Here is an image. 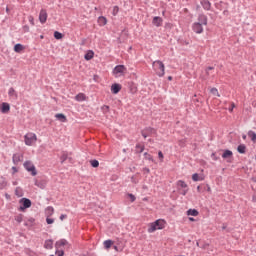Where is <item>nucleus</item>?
<instances>
[{"label":"nucleus","instance_id":"nucleus-7","mask_svg":"<svg viewBox=\"0 0 256 256\" xmlns=\"http://www.w3.org/2000/svg\"><path fill=\"white\" fill-rule=\"evenodd\" d=\"M155 133H156L155 128H151V127H146L141 131V135L142 137H144V139L151 137V135H155Z\"/></svg>","mask_w":256,"mask_h":256},{"label":"nucleus","instance_id":"nucleus-11","mask_svg":"<svg viewBox=\"0 0 256 256\" xmlns=\"http://www.w3.org/2000/svg\"><path fill=\"white\" fill-rule=\"evenodd\" d=\"M12 161H13L14 165H19V163H21V161H23V155L19 154V153L13 154Z\"/></svg>","mask_w":256,"mask_h":256},{"label":"nucleus","instance_id":"nucleus-46","mask_svg":"<svg viewBox=\"0 0 256 256\" xmlns=\"http://www.w3.org/2000/svg\"><path fill=\"white\" fill-rule=\"evenodd\" d=\"M102 111L103 113H109V106L107 105L102 106Z\"/></svg>","mask_w":256,"mask_h":256},{"label":"nucleus","instance_id":"nucleus-4","mask_svg":"<svg viewBox=\"0 0 256 256\" xmlns=\"http://www.w3.org/2000/svg\"><path fill=\"white\" fill-rule=\"evenodd\" d=\"M112 73L115 77H123L127 73V67L125 65H117L114 67Z\"/></svg>","mask_w":256,"mask_h":256},{"label":"nucleus","instance_id":"nucleus-16","mask_svg":"<svg viewBox=\"0 0 256 256\" xmlns=\"http://www.w3.org/2000/svg\"><path fill=\"white\" fill-rule=\"evenodd\" d=\"M111 91L114 95H117V93H119V91H121V84H112L111 86Z\"/></svg>","mask_w":256,"mask_h":256},{"label":"nucleus","instance_id":"nucleus-39","mask_svg":"<svg viewBox=\"0 0 256 256\" xmlns=\"http://www.w3.org/2000/svg\"><path fill=\"white\" fill-rule=\"evenodd\" d=\"M144 157H145V159H147L148 161H152V163H153L154 160H153V156L151 154L145 152Z\"/></svg>","mask_w":256,"mask_h":256},{"label":"nucleus","instance_id":"nucleus-62","mask_svg":"<svg viewBox=\"0 0 256 256\" xmlns=\"http://www.w3.org/2000/svg\"><path fill=\"white\" fill-rule=\"evenodd\" d=\"M80 256H93V254L87 253V254H82V255H80Z\"/></svg>","mask_w":256,"mask_h":256},{"label":"nucleus","instance_id":"nucleus-50","mask_svg":"<svg viewBox=\"0 0 256 256\" xmlns=\"http://www.w3.org/2000/svg\"><path fill=\"white\" fill-rule=\"evenodd\" d=\"M131 93H137V87L136 86H130Z\"/></svg>","mask_w":256,"mask_h":256},{"label":"nucleus","instance_id":"nucleus-36","mask_svg":"<svg viewBox=\"0 0 256 256\" xmlns=\"http://www.w3.org/2000/svg\"><path fill=\"white\" fill-rule=\"evenodd\" d=\"M54 38L57 40L63 39V33L59 32V31H55Z\"/></svg>","mask_w":256,"mask_h":256},{"label":"nucleus","instance_id":"nucleus-55","mask_svg":"<svg viewBox=\"0 0 256 256\" xmlns=\"http://www.w3.org/2000/svg\"><path fill=\"white\" fill-rule=\"evenodd\" d=\"M205 189L208 191V193H210V191H211V186L206 185V186H204V190H205Z\"/></svg>","mask_w":256,"mask_h":256},{"label":"nucleus","instance_id":"nucleus-17","mask_svg":"<svg viewBox=\"0 0 256 256\" xmlns=\"http://www.w3.org/2000/svg\"><path fill=\"white\" fill-rule=\"evenodd\" d=\"M237 151L240 155H245L247 153V146L245 144H240L237 147Z\"/></svg>","mask_w":256,"mask_h":256},{"label":"nucleus","instance_id":"nucleus-15","mask_svg":"<svg viewBox=\"0 0 256 256\" xmlns=\"http://www.w3.org/2000/svg\"><path fill=\"white\" fill-rule=\"evenodd\" d=\"M233 158V151L226 149L222 154V159H232Z\"/></svg>","mask_w":256,"mask_h":256},{"label":"nucleus","instance_id":"nucleus-10","mask_svg":"<svg viewBox=\"0 0 256 256\" xmlns=\"http://www.w3.org/2000/svg\"><path fill=\"white\" fill-rule=\"evenodd\" d=\"M39 21H40V23H42V25H43L44 23H47V10L42 9V10L40 11V14H39Z\"/></svg>","mask_w":256,"mask_h":256},{"label":"nucleus","instance_id":"nucleus-56","mask_svg":"<svg viewBox=\"0 0 256 256\" xmlns=\"http://www.w3.org/2000/svg\"><path fill=\"white\" fill-rule=\"evenodd\" d=\"M197 191L198 193H201V191H203V187L201 185L197 186Z\"/></svg>","mask_w":256,"mask_h":256},{"label":"nucleus","instance_id":"nucleus-3","mask_svg":"<svg viewBox=\"0 0 256 256\" xmlns=\"http://www.w3.org/2000/svg\"><path fill=\"white\" fill-rule=\"evenodd\" d=\"M37 141V134L29 132L24 136V143L28 147H31Z\"/></svg>","mask_w":256,"mask_h":256},{"label":"nucleus","instance_id":"nucleus-24","mask_svg":"<svg viewBox=\"0 0 256 256\" xmlns=\"http://www.w3.org/2000/svg\"><path fill=\"white\" fill-rule=\"evenodd\" d=\"M69 159V154L66 151L62 152V155L60 157V163L63 164Z\"/></svg>","mask_w":256,"mask_h":256},{"label":"nucleus","instance_id":"nucleus-63","mask_svg":"<svg viewBox=\"0 0 256 256\" xmlns=\"http://www.w3.org/2000/svg\"><path fill=\"white\" fill-rule=\"evenodd\" d=\"M225 229H227V225L223 224L222 230L225 231Z\"/></svg>","mask_w":256,"mask_h":256},{"label":"nucleus","instance_id":"nucleus-47","mask_svg":"<svg viewBox=\"0 0 256 256\" xmlns=\"http://www.w3.org/2000/svg\"><path fill=\"white\" fill-rule=\"evenodd\" d=\"M28 21L31 25H35V19L33 18V16H29Z\"/></svg>","mask_w":256,"mask_h":256},{"label":"nucleus","instance_id":"nucleus-51","mask_svg":"<svg viewBox=\"0 0 256 256\" xmlns=\"http://www.w3.org/2000/svg\"><path fill=\"white\" fill-rule=\"evenodd\" d=\"M213 69H215L213 66H208V67L206 68V73H207V75H209V71H213Z\"/></svg>","mask_w":256,"mask_h":256},{"label":"nucleus","instance_id":"nucleus-37","mask_svg":"<svg viewBox=\"0 0 256 256\" xmlns=\"http://www.w3.org/2000/svg\"><path fill=\"white\" fill-rule=\"evenodd\" d=\"M192 180L193 181H203V178L199 177L198 173H195L192 175Z\"/></svg>","mask_w":256,"mask_h":256},{"label":"nucleus","instance_id":"nucleus-41","mask_svg":"<svg viewBox=\"0 0 256 256\" xmlns=\"http://www.w3.org/2000/svg\"><path fill=\"white\" fill-rule=\"evenodd\" d=\"M15 221H17V223H22L23 222V214H19L15 217Z\"/></svg>","mask_w":256,"mask_h":256},{"label":"nucleus","instance_id":"nucleus-64","mask_svg":"<svg viewBox=\"0 0 256 256\" xmlns=\"http://www.w3.org/2000/svg\"><path fill=\"white\" fill-rule=\"evenodd\" d=\"M252 200H253L254 203H256V195H254V196L252 197Z\"/></svg>","mask_w":256,"mask_h":256},{"label":"nucleus","instance_id":"nucleus-54","mask_svg":"<svg viewBox=\"0 0 256 256\" xmlns=\"http://www.w3.org/2000/svg\"><path fill=\"white\" fill-rule=\"evenodd\" d=\"M64 219H67V214L60 215V221H63Z\"/></svg>","mask_w":256,"mask_h":256},{"label":"nucleus","instance_id":"nucleus-20","mask_svg":"<svg viewBox=\"0 0 256 256\" xmlns=\"http://www.w3.org/2000/svg\"><path fill=\"white\" fill-rule=\"evenodd\" d=\"M8 95L9 97H11L12 99H17L19 96L17 95V92L15 91V88L11 87L8 90Z\"/></svg>","mask_w":256,"mask_h":256},{"label":"nucleus","instance_id":"nucleus-58","mask_svg":"<svg viewBox=\"0 0 256 256\" xmlns=\"http://www.w3.org/2000/svg\"><path fill=\"white\" fill-rule=\"evenodd\" d=\"M143 171L146 172V173H151V170L147 167L143 168Z\"/></svg>","mask_w":256,"mask_h":256},{"label":"nucleus","instance_id":"nucleus-6","mask_svg":"<svg viewBox=\"0 0 256 256\" xmlns=\"http://www.w3.org/2000/svg\"><path fill=\"white\" fill-rule=\"evenodd\" d=\"M19 203L21 205L19 207V211H25V209H29V207H31V200L29 198H21Z\"/></svg>","mask_w":256,"mask_h":256},{"label":"nucleus","instance_id":"nucleus-12","mask_svg":"<svg viewBox=\"0 0 256 256\" xmlns=\"http://www.w3.org/2000/svg\"><path fill=\"white\" fill-rule=\"evenodd\" d=\"M198 23L200 25H207V23H208L207 15H205L203 13L198 14Z\"/></svg>","mask_w":256,"mask_h":256},{"label":"nucleus","instance_id":"nucleus-42","mask_svg":"<svg viewBox=\"0 0 256 256\" xmlns=\"http://www.w3.org/2000/svg\"><path fill=\"white\" fill-rule=\"evenodd\" d=\"M119 13V6H114L112 10V15L116 17V15Z\"/></svg>","mask_w":256,"mask_h":256},{"label":"nucleus","instance_id":"nucleus-28","mask_svg":"<svg viewBox=\"0 0 256 256\" xmlns=\"http://www.w3.org/2000/svg\"><path fill=\"white\" fill-rule=\"evenodd\" d=\"M7 187V181L5 180V177L0 176V189H5Z\"/></svg>","mask_w":256,"mask_h":256},{"label":"nucleus","instance_id":"nucleus-59","mask_svg":"<svg viewBox=\"0 0 256 256\" xmlns=\"http://www.w3.org/2000/svg\"><path fill=\"white\" fill-rule=\"evenodd\" d=\"M12 171H13V173H17V171H18V170H17V167L13 166V167H12Z\"/></svg>","mask_w":256,"mask_h":256},{"label":"nucleus","instance_id":"nucleus-8","mask_svg":"<svg viewBox=\"0 0 256 256\" xmlns=\"http://www.w3.org/2000/svg\"><path fill=\"white\" fill-rule=\"evenodd\" d=\"M192 31H194V33H197L198 35H201V33H203V24H200V22L193 23Z\"/></svg>","mask_w":256,"mask_h":256},{"label":"nucleus","instance_id":"nucleus-32","mask_svg":"<svg viewBox=\"0 0 256 256\" xmlns=\"http://www.w3.org/2000/svg\"><path fill=\"white\" fill-rule=\"evenodd\" d=\"M53 213H55V209L53 208V206H48L46 208V214L48 215V217H51V215H53Z\"/></svg>","mask_w":256,"mask_h":256},{"label":"nucleus","instance_id":"nucleus-61","mask_svg":"<svg viewBox=\"0 0 256 256\" xmlns=\"http://www.w3.org/2000/svg\"><path fill=\"white\" fill-rule=\"evenodd\" d=\"M131 182H132V183H137V181L135 180V177H134V176L131 177Z\"/></svg>","mask_w":256,"mask_h":256},{"label":"nucleus","instance_id":"nucleus-57","mask_svg":"<svg viewBox=\"0 0 256 256\" xmlns=\"http://www.w3.org/2000/svg\"><path fill=\"white\" fill-rule=\"evenodd\" d=\"M114 247V249H115V251H123V248H119L118 246H113Z\"/></svg>","mask_w":256,"mask_h":256},{"label":"nucleus","instance_id":"nucleus-60","mask_svg":"<svg viewBox=\"0 0 256 256\" xmlns=\"http://www.w3.org/2000/svg\"><path fill=\"white\" fill-rule=\"evenodd\" d=\"M233 109H235V104H234V103H232V107H231V108H229V111H230V112H232V111H233Z\"/></svg>","mask_w":256,"mask_h":256},{"label":"nucleus","instance_id":"nucleus-43","mask_svg":"<svg viewBox=\"0 0 256 256\" xmlns=\"http://www.w3.org/2000/svg\"><path fill=\"white\" fill-rule=\"evenodd\" d=\"M46 223L47 225H53L55 223V219L49 218V216L46 218Z\"/></svg>","mask_w":256,"mask_h":256},{"label":"nucleus","instance_id":"nucleus-26","mask_svg":"<svg viewBox=\"0 0 256 256\" xmlns=\"http://www.w3.org/2000/svg\"><path fill=\"white\" fill-rule=\"evenodd\" d=\"M187 215L191 217H197V215H199V211H197V209H189L187 211Z\"/></svg>","mask_w":256,"mask_h":256},{"label":"nucleus","instance_id":"nucleus-48","mask_svg":"<svg viewBox=\"0 0 256 256\" xmlns=\"http://www.w3.org/2000/svg\"><path fill=\"white\" fill-rule=\"evenodd\" d=\"M128 197L131 200V203H134L135 199H137L133 194H128Z\"/></svg>","mask_w":256,"mask_h":256},{"label":"nucleus","instance_id":"nucleus-49","mask_svg":"<svg viewBox=\"0 0 256 256\" xmlns=\"http://www.w3.org/2000/svg\"><path fill=\"white\" fill-rule=\"evenodd\" d=\"M185 143H186L185 139H182V140H179L178 145H179L180 147H185Z\"/></svg>","mask_w":256,"mask_h":256},{"label":"nucleus","instance_id":"nucleus-29","mask_svg":"<svg viewBox=\"0 0 256 256\" xmlns=\"http://www.w3.org/2000/svg\"><path fill=\"white\" fill-rule=\"evenodd\" d=\"M76 101H85V99H87V97L85 96L84 93H79L75 96Z\"/></svg>","mask_w":256,"mask_h":256},{"label":"nucleus","instance_id":"nucleus-23","mask_svg":"<svg viewBox=\"0 0 256 256\" xmlns=\"http://www.w3.org/2000/svg\"><path fill=\"white\" fill-rule=\"evenodd\" d=\"M14 51L15 53H21V51H25V46H23V44L18 43L14 46Z\"/></svg>","mask_w":256,"mask_h":256},{"label":"nucleus","instance_id":"nucleus-34","mask_svg":"<svg viewBox=\"0 0 256 256\" xmlns=\"http://www.w3.org/2000/svg\"><path fill=\"white\" fill-rule=\"evenodd\" d=\"M112 245H113V240H106V241H104V247L106 249H111Z\"/></svg>","mask_w":256,"mask_h":256},{"label":"nucleus","instance_id":"nucleus-38","mask_svg":"<svg viewBox=\"0 0 256 256\" xmlns=\"http://www.w3.org/2000/svg\"><path fill=\"white\" fill-rule=\"evenodd\" d=\"M15 195L16 197H23V192L21 191V188L17 187L15 189Z\"/></svg>","mask_w":256,"mask_h":256},{"label":"nucleus","instance_id":"nucleus-21","mask_svg":"<svg viewBox=\"0 0 256 256\" xmlns=\"http://www.w3.org/2000/svg\"><path fill=\"white\" fill-rule=\"evenodd\" d=\"M69 242L66 239H61L56 242V249H59L60 247H65V245H68Z\"/></svg>","mask_w":256,"mask_h":256},{"label":"nucleus","instance_id":"nucleus-25","mask_svg":"<svg viewBox=\"0 0 256 256\" xmlns=\"http://www.w3.org/2000/svg\"><path fill=\"white\" fill-rule=\"evenodd\" d=\"M45 249H53V240L48 239L44 242Z\"/></svg>","mask_w":256,"mask_h":256},{"label":"nucleus","instance_id":"nucleus-40","mask_svg":"<svg viewBox=\"0 0 256 256\" xmlns=\"http://www.w3.org/2000/svg\"><path fill=\"white\" fill-rule=\"evenodd\" d=\"M210 93H212V95H216V97H220L219 90H217V88H211Z\"/></svg>","mask_w":256,"mask_h":256},{"label":"nucleus","instance_id":"nucleus-22","mask_svg":"<svg viewBox=\"0 0 256 256\" xmlns=\"http://www.w3.org/2000/svg\"><path fill=\"white\" fill-rule=\"evenodd\" d=\"M143 151H145V145L143 144H136L135 146V153L139 154V153H143Z\"/></svg>","mask_w":256,"mask_h":256},{"label":"nucleus","instance_id":"nucleus-2","mask_svg":"<svg viewBox=\"0 0 256 256\" xmlns=\"http://www.w3.org/2000/svg\"><path fill=\"white\" fill-rule=\"evenodd\" d=\"M153 65L156 75H158V77H163L165 75V64H163L161 60H156L154 61Z\"/></svg>","mask_w":256,"mask_h":256},{"label":"nucleus","instance_id":"nucleus-1","mask_svg":"<svg viewBox=\"0 0 256 256\" xmlns=\"http://www.w3.org/2000/svg\"><path fill=\"white\" fill-rule=\"evenodd\" d=\"M165 228V220L158 219L155 222L151 223L148 228V233H155L159 229Z\"/></svg>","mask_w":256,"mask_h":256},{"label":"nucleus","instance_id":"nucleus-5","mask_svg":"<svg viewBox=\"0 0 256 256\" xmlns=\"http://www.w3.org/2000/svg\"><path fill=\"white\" fill-rule=\"evenodd\" d=\"M24 168L28 173H31L32 177H35L37 175V169L35 168V165L32 161H26L24 162Z\"/></svg>","mask_w":256,"mask_h":256},{"label":"nucleus","instance_id":"nucleus-18","mask_svg":"<svg viewBox=\"0 0 256 256\" xmlns=\"http://www.w3.org/2000/svg\"><path fill=\"white\" fill-rule=\"evenodd\" d=\"M56 119L60 121L61 123H67V116L63 113H58L55 115Z\"/></svg>","mask_w":256,"mask_h":256},{"label":"nucleus","instance_id":"nucleus-35","mask_svg":"<svg viewBox=\"0 0 256 256\" xmlns=\"http://www.w3.org/2000/svg\"><path fill=\"white\" fill-rule=\"evenodd\" d=\"M90 165L91 167H93L94 169H97V167H99V161L94 159V160H90Z\"/></svg>","mask_w":256,"mask_h":256},{"label":"nucleus","instance_id":"nucleus-14","mask_svg":"<svg viewBox=\"0 0 256 256\" xmlns=\"http://www.w3.org/2000/svg\"><path fill=\"white\" fill-rule=\"evenodd\" d=\"M152 24L155 25V27H161L163 25V18L155 16L152 20Z\"/></svg>","mask_w":256,"mask_h":256},{"label":"nucleus","instance_id":"nucleus-30","mask_svg":"<svg viewBox=\"0 0 256 256\" xmlns=\"http://www.w3.org/2000/svg\"><path fill=\"white\" fill-rule=\"evenodd\" d=\"M248 137L251 139V141H253V143H255V141H256V133L253 130H250L248 132Z\"/></svg>","mask_w":256,"mask_h":256},{"label":"nucleus","instance_id":"nucleus-31","mask_svg":"<svg viewBox=\"0 0 256 256\" xmlns=\"http://www.w3.org/2000/svg\"><path fill=\"white\" fill-rule=\"evenodd\" d=\"M34 223H35V218H30V219H28V220L24 223V225H25L26 227H33Z\"/></svg>","mask_w":256,"mask_h":256},{"label":"nucleus","instance_id":"nucleus-52","mask_svg":"<svg viewBox=\"0 0 256 256\" xmlns=\"http://www.w3.org/2000/svg\"><path fill=\"white\" fill-rule=\"evenodd\" d=\"M158 157H159V159H160L161 161H163L164 156H163V152H162V151H159V152H158Z\"/></svg>","mask_w":256,"mask_h":256},{"label":"nucleus","instance_id":"nucleus-53","mask_svg":"<svg viewBox=\"0 0 256 256\" xmlns=\"http://www.w3.org/2000/svg\"><path fill=\"white\" fill-rule=\"evenodd\" d=\"M23 30H24L25 33H29V26H28V25H25V26L23 27Z\"/></svg>","mask_w":256,"mask_h":256},{"label":"nucleus","instance_id":"nucleus-13","mask_svg":"<svg viewBox=\"0 0 256 256\" xmlns=\"http://www.w3.org/2000/svg\"><path fill=\"white\" fill-rule=\"evenodd\" d=\"M200 4L204 11H211V2L209 0H200Z\"/></svg>","mask_w":256,"mask_h":256},{"label":"nucleus","instance_id":"nucleus-19","mask_svg":"<svg viewBox=\"0 0 256 256\" xmlns=\"http://www.w3.org/2000/svg\"><path fill=\"white\" fill-rule=\"evenodd\" d=\"M95 57V52L93 50H88L87 53L84 55L85 61H91Z\"/></svg>","mask_w":256,"mask_h":256},{"label":"nucleus","instance_id":"nucleus-45","mask_svg":"<svg viewBox=\"0 0 256 256\" xmlns=\"http://www.w3.org/2000/svg\"><path fill=\"white\" fill-rule=\"evenodd\" d=\"M56 255L57 256H64L65 255V251H63V250H56Z\"/></svg>","mask_w":256,"mask_h":256},{"label":"nucleus","instance_id":"nucleus-33","mask_svg":"<svg viewBox=\"0 0 256 256\" xmlns=\"http://www.w3.org/2000/svg\"><path fill=\"white\" fill-rule=\"evenodd\" d=\"M177 185H178L179 187H181V189H188V188H187V187H188L187 183H185V181H183V180H179V181L177 182Z\"/></svg>","mask_w":256,"mask_h":256},{"label":"nucleus","instance_id":"nucleus-9","mask_svg":"<svg viewBox=\"0 0 256 256\" xmlns=\"http://www.w3.org/2000/svg\"><path fill=\"white\" fill-rule=\"evenodd\" d=\"M0 111H1V113H3V115H7V113H9V111H11V105H9V103H7V102H3L0 105Z\"/></svg>","mask_w":256,"mask_h":256},{"label":"nucleus","instance_id":"nucleus-44","mask_svg":"<svg viewBox=\"0 0 256 256\" xmlns=\"http://www.w3.org/2000/svg\"><path fill=\"white\" fill-rule=\"evenodd\" d=\"M187 193H189V188H185L183 190H180V195L185 196V195H187Z\"/></svg>","mask_w":256,"mask_h":256},{"label":"nucleus","instance_id":"nucleus-27","mask_svg":"<svg viewBox=\"0 0 256 256\" xmlns=\"http://www.w3.org/2000/svg\"><path fill=\"white\" fill-rule=\"evenodd\" d=\"M98 23L99 25H101L102 27L107 25V18H105V16H100L98 18Z\"/></svg>","mask_w":256,"mask_h":256}]
</instances>
